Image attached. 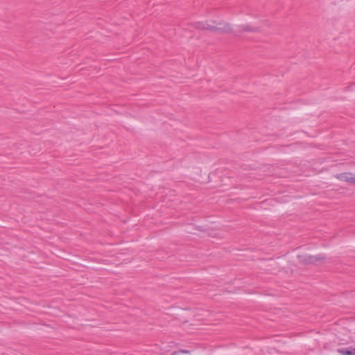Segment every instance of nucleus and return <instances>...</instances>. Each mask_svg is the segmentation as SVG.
Segmentation results:
<instances>
[{
    "mask_svg": "<svg viewBox=\"0 0 355 355\" xmlns=\"http://www.w3.org/2000/svg\"><path fill=\"white\" fill-rule=\"evenodd\" d=\"M195 26L198 29L207 30L216 33H228L232 31V28L227 23H218L216 25H211L207 22H197Z\"/></svg>",
    "mask_w": 355,
    "mask_h": 355,
    "instance_id": "nucleus-1",
    "label": "nucleus"
},
{
    "mask_svg": "<svg viewBox=\"0 0 355 355\" xmlns=\"http://www.w3.org/2000/svg\"><path fill=\"white\" fill-rule=\"evenodd\" d=\"M297 259H299V261L304 263H315L319 261H322L324 259V257L322 254H318L316 256H311V255H298Z\"/></svg>",
    "mask_w": 355,
    "mask_h": 355,
    "instance_id": "nucleus-2",
    "label": "nucleus"
},
{
    "mask_svg": "<svg viewBox=\"0 0 355 355\" xmlns=\"http://www.w3.org/2000/svg\"><path fill=\"white\" fill-rule=\"evenodd\" d=\"M336 177L340 180L355 184V175L352 173L337 174Z\"/></svg>",
    "mask_w": 355,
    "mask_h": 355,
    "instance_id": "nucleus-3",
    "label": "nucleus"
},
{
    "mask_svg": "<svg viewBox=\"0 0 355 355\" xmlns=\"http://www.w3.org/2000/svg\"><path fill=\"white\" fill-rule=\"evenodd\" d=\"M337 352L341 355H355V348H341L338 349Z\"/></svg>",
    "mask_w": 355,
    "mask_h": 355,
    "instance_id": "nucleus-4",
    "label": "nucleus"
},
{
    "mask_svg": "<svg viewBox=\"0 0 355 355\" xmlns=\"http://www.w3.org/2000/svg\"><path fill=\"white\" fill-rule=\"evenodd\" d=\"M241 31H252L253 32L257 30L256 28H253L250 27V26L248 24L241 26Z\"/></svg>",
    "mask_w": 355,
    "mask_h": 355,
    "instance_id": "nucleus-5",
    "label": "nucleus"
},
{
    "mask_svg": "<svg viewBox=\"0 0 355 355\" xmlns=\"http://www.w3.org/2000/svg\"><path fill=\"white\" fill-rule=\"evenodd\" d=\"M178 353H185V354H189L190 353V351L189 350H184V349H181L180 351H175V352H173L171 355H177Z\"/></svg>",
    "mask_w": 355,
    "mask_h": 355,
    "instance_id": "nucleus-6",
    "label": "nucleus"
}]
</instances>
